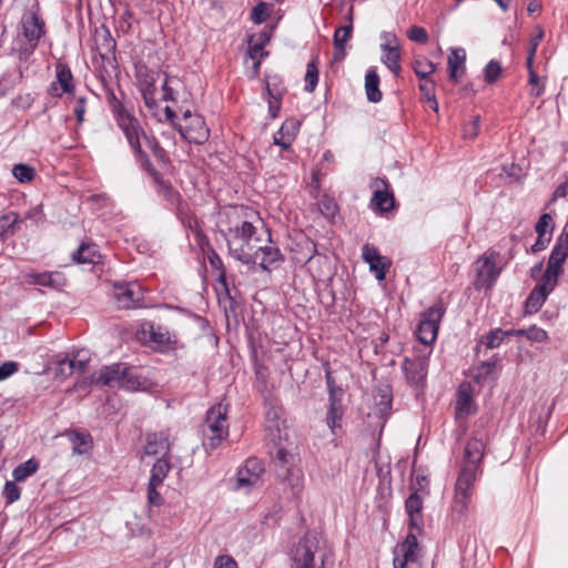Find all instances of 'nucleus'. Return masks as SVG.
<instances>
[{
    "instance_id": "obj_1",
    "label": "nucleus",
    "mask_w": 568,
    "mask_h": 568,
    "mask_svg": "<svg viewBox=\"0 0 568 568\" xmlns=\"http://www.w3.org/2000/svg\"><path fill=\"white\" fill-rule=\"evenodd\" d=\"M291 568H333L334 550L316 531H308L293 544L290 551Z\"/></svg>"
},
{
    "instance_id": "obj_2",
    "label": "nucleus",
    "mask_w": 568,
    "mask_h": 568,
    "mask_svg": "<svg viewBox=\"0 0 568 568\" xmlns=\"http://www.w3.org/2000/svg\"><path fill=\"white\" fill-rule=\"evenodd\" d=\"M230 254L243 264H251L255 260L256 247L262 243L271 242L270 234L262 226L256 227L246 220L235 221L224 233Z\"/></svg>"
},
{
    "instance_id": "obj_3",
    "label": "nucleus",
    "mask_w": 568,
    "mask_h": 568,
    "mask_svg": "<svg viewBox=\"0 0 568 568\" xmlns=\"http://www.w3.org/2000/svg\"><path fill=\"white\" fill-rule=\"evenodd\" d=\"M202 433L203 446L206 450L216 449L229 436L226 404L217 403L207 410Z\"/></svg>"
},
{
    "instance_id": "obj_4",
    "label": "nucleus",
    "mask_w": 568,
    "mask_h": 568,
    "mask_svg": "<svg viewBox=\"0 0 568 568\" xmlns=\"http://www.w3.org/2000/svg\"><path fill=\"white\" fill-rule=\"evenodd\" d=\"M113 110L118 125L124 133L130 146L136 154L141 155L143 153V145L150 144V141L139 120L120 103L115 104Z\"/></svg>"
},
{
    "instance_id": "obj_5",
    "label": "nucleus",
    "mask_w": 568,
    "mask_h": 568,
    "mask_svg": "<svg viewBox=\"0 0 568 568\" xmlns=\"http://www.w3.org/2000/svg\"><path fill=\"white\" fill-rule=\"evenodd\" d=\"M445 314V307L442 302L435 303L420 314L419 324L415 332L416 337L424 345H432L438 334L439 323Z\"/></svg>"
},
{
    "instance_id": "obj_6",
    "label": "nucleus",
    "mask_w": 568,
    "mask_h": 568,
    "mask_svg": "<svg viewBox=\"0 0 568 568\" xmlns=\"http://www.w3.org/2000/svg\"><path fill=\"white\" fill-rule=\"evenodd\" d=\"M180 134L191 143L203 144L210 136L204 119L191 111H185L182 122L178 125Z\"/></svg>"
},
{
    "instance_id": "obj_7",
    "label": "nucleus",
    "mask_w": 568,
    "mask_h": 568,
    "mask_svg": "<svg viewBox=\"0 0 568 568\" xmlns=\"http://www.w3.org/2000/svg\"><path fill=\"white\" fill-rule=\"evenodd\" d=\"M393 555L394 568H406L407 565L417 561L419 547L415 530H410L405 540L395 546Z\"/></svg>"
},
{
    "instance_id": "obj_8",
    "label": "nucleus",
    "mask_w": 568,
    "mask_h": 568,
    "mask_svg": "<svg viewBox=\"0 0 568 568\" xmlns=\"http://www.w3.org/2000/svg\"><path fill=\"white\" fill-rule=\"evenodd\" d=\"M568 257V236L565 239H559L556 245L554 246L547 268L542 275V277L547 278V281H551L554 283H558V277L562 273V264Z\"/></svg>"
},
{
    "instance_id": "obj_9",
    "label": "nucleus",
    "mask_w": 568,
    "mask_h": 568,
    "mask_svg": "<svg viewBox=\"0 0 568 568\" xmlns=\"http://www.w3.org/2000/svg\"><path fill=\"white\" fill-rule=\"evenodd\" d=\"M113 297L119 308L140 307L143 293L136 283L115 284Z\"/></svg>"
},
{
    "instance_id": "obj_10",
    "label": "nucleus",
    "mask_w": 568,
    "mask_h": 568,
    "mask_svg": "<svg viewBox=\"0 0 568 568\" xmlns=\"http://www.w3.org/2000/svg\"><path fill=\"white\" fill-rule=\"evenodd\" d=\"M371 187L373 189L371 207L381 213L389 212L394 207L395 199L386 180L376 178L372 181Z\"/></svg>"
},
{
    "instance_id": "obj_11",
    "label": "nucleus",
    "mask_w": 568,
    "mask_h": 568,
    "mask_svg": "<svg viewBox=\"0 0 568 568\" xmlns=\"http://www.w3.org/2000/svg\"><path fill=\"white\" fill-rule=\"evenodd\" d=\"M498 257V253L488 251L476 261V272L480 285H490L498 277L500 273V268L497 267Z\"/></svg>"
},
{
    "instance_id": "obj_12",
    "label": "nucleus",
    "mask_w": 568,
    "mask_h": 568,
    "mask_svg": "<svg viewBox=\"0 0 568 568\" xmlns=\"http://www.w3.org/2000/svg\"><path fill=\"white\" fill-rule=\"evenodd\" d=\"M263 463L257 458H248L237 473V487L251 489L262 484Z\"/></svg>"
},
{
    "instance_id": "obj_13",
    "label": "nucleus",
    "mask_w": 568,
    "mask_h": 568,
    "mask_svg": "<svg viewBox=\"0 0 568 568\" xmlns=\"http://www.w3.org/2000/svg\"><path fill=\"white\" fill-rule=\"evenodd\" d=\"M381 38L383 43L382 49V62L392 71L394 74H398L400 71L399 65V43L394 33L383 32Z\"/></svg>"
},
{
    "instance_id": "obj_14",
    "label": "nucleus",
    "mask_w": 568,
    "mask_h": 568,
    "mask_svg": "<svg viewBox=\"0 0 568 568\" xmlns=\"http://www.w3.org/2000/svg\"><path fill=\"white\" fill-rule=\"evenodd\" d=\"M362 257L369 265V271L374 273L376 280L384 281L386 272L392 265L390 260L381 255L378 248L368 243L362 248Z\"/></svg>"
},
{
    "instance_id": "obj_15",
    "label": "nucleus",
    "mask_w": 568,
    "mask_h": 568,
    "mask_svg": "<svg viewBox=\"0 0 568 568\" xmlns=\"http://www.w3.org/2000/svg\"><path fill=\"white\" fill-rule=\"evenodd\" d=\"M22 33L29 44V53L37 48L39 40L44 33V22L36 12H27L21 19Z\"/></svg>"
},
{
    "instance_id": "obj_16",
    "label": "nucleus",
    "mask_w": 568,
    "mask_h": 568,
    "mask_svg": "<svg viewBox=\"0 0 568 568\" xmlns=\"http://www.w3.org/2000/svg\"><path fill=\"white\" fill-rule=\"evenodd\" d=\"M425 495L426 493L424 490H416L409 495L405 503L409 528L416 532H420L424 525L423 504Z\"/></svg>"
},
{
    "instance_id": "obj_17",
    "label": "nucleus",
    "mask_w": 568,
    "mask_h": 568,
    "mask_svg": "<svg viewBox=\"0 0 568 568\" xmlns=\"http://www.w3.org/2000/svg\"><path fill=\"white\" fill-rule=\"evenodd\" d=\"M402 367L409 384L416 387L424 384L428 368L427 357L405 358Z\"/></svg>"
},
{
    "instance_id": "obj_18",
    "label": "nucleus",
    "mask_w": 568,
    "mask_h": 568,
    "mask_svg": "<svg viewBox=\"0 0 568 568\" xmlns=\"http://www.w3.org/2000/svg\"><path fill=\"white\" fill-rule=\"evenodd\" d=\"M556 283L547 281V278H540L536 287L530 292L526 300V308L528 313L538 312L547 300V296L555 290Z\"/></svg>"
},
{
    "instance_id": "obj_19",
    "label": "nucleus",
    "mask_w": 568,
    "mask_h": 568,
    "mask_svg": "<svg viewBox=\"0 0 568 568\" xmlns=\"http://www.w3.org/2000/svg\"><path fill=\"white\" fill-rule=\"evenodd\" d=\"M280 408H271L266 412V430L271 440L280 445L283 439L287 438V426L284 419L280 418Z\"/></svg>"
},
{
    "instance_id": "obj_20",
    "label": "nucleus",
    "mask_w": 568,
    "mask_h": 568,
    "mask_svg": "<svg viewBox=\"0 0 568 568\" xmlns=\"http://www.w3.org/2000/svg\"><path fill=\"white\" fill-rule=\"evenodd\" d=\"M123 374V363L103 366L93 375V383L101 386L119 387Z\"/></svg>"
},
{
    "instance_id": "obj_21",
    "label": "nucleus",
    "mask_w": 568,
    "mask_h": 568,
    "mask_svg": "<svg viewBox=\"0 0 568 568\" xmlns=\"http://www.w3.org/2000/svg\"><path fill=\"white\" fill-rule=\"evenodd\" d=\"M301 122L297 119H287L281 128L274 133V144L283 150L290 149L300 131Z\"/></svg>"
},
{
    "instance_id": "obj_22",
    "label": "nucleus",
    "mask_w": 568,
    "mask_h": 568,
    "mask_svg": "<svg viewBox=\"0 0 568 568\" xmlns=\"http://www.w3.org/2000/svg\"><path fill=\"white\" fill-rule=\"evenodd\" d=\"M139 334L142 341L158 347L165 346L171 342L169 331L162 326H155L153 323L142 324Z\"/></svg>"
},
{
    "instance_id": "obj_23",
    "label": "nucleus",
    "mask_w": 568,
    "mask_h": 568,
    "mask_svg": "<svg viewBox=\"0 0 568 568\" xmlns=\"http://www.w3.org/2000/svg\"><path fill=\"white\" fill-rule=\"evenodd\" d=\"M475 410L471 386L469 383H462L457 389L456 415L458 418L468 417Z\"/></svg>"
},
{
    "instance_id": "obj_24",
    "label": "nucleus",
    "mask_w": 568,
    "mask_h": 568,
    "mask_svg": "<svg viewBox=\"0 0 568 568\" xmlns=\"http://www.w3.org/2000/svg\"><path fill=\"white\" fill-rule=\"evenodd\" d=\"M479 473L480 469H478V466L462 465L454 490L473 496L475 483Z\"/></svg>"
},
{
    "instance_id": "obj_25",
    "label": "nucleus",
    "mask_w": 568,
    "mask_h": 568,
    "mask_svg": "<svg viewBox=\"0 0 568 568\" xmlns=\"http://www.w3.org/2000/svg\"><path fill=\"white\" fill-rule=\"evenodd\" d=\"M485 453V442L481 437H471L465 447L462 465H474L480 469V463Z\"/></svg>"
},
{
    "instance_id": "obj_26",
    "label": "nucleus",
    "mask_w": 568,
    "mask_h": 568,
    "mask_svg": "<svg viewBox=\"0 0 568 568\" xmlns=\"http://www.w3.org/2000/svg\"><path fill=\"white\" fill-rule=\"evenodd\" d=\"M277 477L288 488L293 497H298L304 488V474L301 467L286 469L280 473Z\"/></svg>"
},
{
    "instance_id": "obj_27",
    "label": "nucleus",
    "mask_w": 568,
    "mask_h": 568,
    "mask_svg": "<svg viewBox=\"0 0 568 568\" xmlns=\"http://www.w3.org/2000/svg\"><path fill=\"white\" fill-rule=\"evenodd\" d=\"M466 51L463 48H453L448 54V72L449 78L455 83L465 73Z\"/></svg>"
},
{
    "instance_id": "obj_28",
    "label": "nucleus",
    "mask_w": 568,
    "mask_h": 568,
    "mask_svg": "<svg viewBox=\"0 0 568 568\" xmlns=\"http://www.w3.org/2000/svg\"><path fill=\"white\" fill-rule=\"evenodd\" d=\"M150 383L146 378L141 377L136 371L124 364V374L121 376L120 388L129 392L146 390Z\"/></svg>"
},
{
    "instance_id": "obj_29",
    "label": "nucleus",
    "mask_w": 568,
    "mask_h": 568,
    "mask_svg": "<svg viewBox=\"0 0 568 568\" xmlns=\"http://www.w3.org/2000/svg\"><path fill=\"white\" fill-rule=\"evenodd\" d=\"M170 448V442L165 434H152L148 437L144 454L146 456L164 457L169 456Z\"/></svg>"
},
{
    "instance_id": "obj_30",
    "label": "nucleus",
    "mask_w": 568,
    "mask_h": 568,
    "mask_svg": "<svg viewBox=\"0 0 568 568\" xmlns=\"http://www.w3.org/2000/svg\"><path fill=\"white\" fill-rule=\"evenodd\" d=\"M261 248L256 247L255 260L251 261L252 264H258L263 270H267L270 265L281 260L280 250L271 245L270 242L260 244Z\"/></svg>"
},
{
    "instance_id": "obj_31",
    "label": "nucleus",
    "mask_w": 568,
    "mask_h": 568,
    "mask_svg": "<svg viewBox=\"0 0 568 568\" xmlns=\"http://www.w3.org/2000/svg\"><path fill=\"white\" fill-rule=\"evenodd\" d=\"M300 459L296 454L280 447L275 455L276 475L284 473L286 469L297 468Z\"/></svg>"
},
{
    "instance_id": "obj_32",
    "label": "nucleus",
    "mask_w": 568,
    "mask_h": 568,
    "mask_svg": "<svg viewBox=\"0 0 568 568\" xmlns=\"http://www.w3.org/2000/svg\"><path fill=\"white\" fill-rule=\"evenodd\" d=\"M365 91L369 102L377 103L382 100L379 77L375 69H369L365 75Z\"/></svg>"
},
{
    "instance_id": "obj_33",
    "label": "nucleus",
    "mask_w": 568,
    "mask_h": 568,
    "mask_svg": "<svg viewBox=\"0 0 568 568\" xmlns=\"http://www.w3.org/2000/svg\"><path fill=\"white\" fill-rule=\"evenodd\" d=\"M100 255L94 245L82 243L77 251L72 253V260L77 264H95L99 262Z\"/></svg>"
},
{
    "instance_id": "obj_34",
    "label": "nucleus",
    "mask_w": 568,
    "mask_h": 568,
    "mask_svg": "<svg viewBox=\"0 0 568 568\" xmlns=\"http://www.w3.org/2000/svg\"><path fill=\"white\" fill-rule=\"evenodd\" d=\"M170 462L168 456L159 457L153 464L149 483L153 486H161L170 471Z\"/></svg>"
},
{
    "instance_id": "obj_35",
    "label": "nucleus",
    "mask_w": 568,
    "mask_h": 568,
    "mask_svg": "<svg viewBox=\"0 0 568 568\" xmlns=\"http://www.w3.org/2000/svg\"><path fill=\"white\" fill-rule=\"evenodd\" d=\"M268 41L267 37H263V39H258L257 41L254 38H251L247 55L251 60H253L254 72L257 73L260 70V64L264 55L267 53L264 51V45Z\"/></svg>"
},
{
    "instance_id": "obj_36",
    "label": "nucleus",
    "mask_w": 568,
    "mask_h": 568,
    "mask_svg": "<svg viewBox=\"0 0 568 568\" xmlns=\"http://www.w3.org/2000/svg\"><path fill=\"white\" fill-rule=\"evenodd\" d=\"M40 467L38 459L30 458L24 463L19 464L12 471V478L14 481L22 483L29 477L34 475Z\"/></svg>"
},
{
    "instance_id": "obj_37",
    "label": "nucleus",
    "mask_w": 568,
    "mask_h": 568,
    "mask_svg": "<svg viewBox=\"0 0 568 568\" xmlns=\"http://www.w3.org/2000/svg\"><path fill=\"white\" fill-rule=\"evenodd\" d=\"M19 223L18 214L10 212L0 217V241L3 242L12 236Z\"/></svg>"
},
{
    "instance_id": "obj_38",
    "label": "nucleus",
    "mask_w": 568,
    "mask_h": 568,
    "mask_svg": "<svg viewBox=\"0 0 568 568\" xmlns=\"http://www.w3.org/2000/svg\"><path fill=\"white\" fill-rule=\"evenodd\" d=\"M73 453L82 455L92 448V438L89 434L73 432L69 435Z\"/></svg>"
},
{
    "instance_id": "obj_39",
    "label": "nucleus",
    "mask_w": 568,
    "mask_h": 568,
    "mask_svg": "<svg viewBox=\"0 0 568 568\" xmlns=\"http://www.w3.org/2000/svg\"><path fill=\"white\" fill-rule=\"evenodd\" d=\"M471 376L477 382L493 381L496 377V364L493 362H483L471 369Z\"/></svg>"
},
{
    "instance_id": "obj_40",
    "label": "nucleus",
    "mask_w": 568,
    "mask_h": 568,
    "mask_svg": "<svg viewBox=\"0 0 568 568\" xmlns=\"http://www.w3.org/2000/svg\"><path fill=\"white\" fill-rule=\"evenodd\" d=\"M471 495L454 490L452 511L455 516L464 517L468 511Z\"/></svg>"
},
{
    "instance_id": "obj_41",
    "label": "nucleus",
    "mask_w": 568,
    "mask_h": 568,
    "mask_svg": "<svg viewBox=\"0 0 568 568\" xmlns=\"http://www.w3.org/2000/svg\"><path fill=\"white\" fill-rule=\"evenodd\" d=\"M55 79H57L55 82L59 83L60 89H62V92L71 93L73 91V85H72L73 77H72L71 70L67 65L61 64V63H59L57 65Z\"/></svg>"
},
{
    "instance_id": "obj_42",
    "label": "nucleus",
    "mask_w": 568,
    "mask_h": 568,
    "mask_svg": "<svg viewBox=\"0 0 568 568\" xmlns=\"http://www.w3.org/2000/svg\"><path fill=\"white\" fill-rule=\"evenodd\" d=\"M352 13H353V8L351 7L348 9L349 23L347 26L339 27L335 30L334 47H343L351 39L352 30H353Z\"/></svg>"
},
{
    "instance_id": "obj_43",
    "label": "nucleus",
    "mask_w": 568,
    "mask_h": 568,
    "mask_svg": "<svg viewBox=\"0 0 568 568\" xmlns=\"http://www.w3.org/2000/svg\"><path fill=\"white\" fill-rule=\"evenodd\" d=\"M343 417V407L342 406H333L328 407L326 415V423L331 432L336 435L337 430L342 428L341 420Z\"/></svg>"
},
{
    "instance_id": "obj_44",
    "label": "nucleus",
    "mask_w": 568,
    "mask_h": 568,
    "mask_svg": "<svg viewBox=\"0 0 568 568\" xmlns=\"http://www.w3.org/2000/svg\"><path fill=\"white\" fill-rule=\"evenodd\" d=\"M436 70V65L426 58L416 59L414 61V71L417 77L423 80H429V75L434 73Z\"/></svg>"
},
{
    "instance_id": "obj_45",
    "label": "nucleus",
    "mask_w": 568,
    "mask_h": 568,
    "mask_svg": "<svg viewBox=\"0 0 568 568\" xmlns=\"http://www.w3.org/2000/svg\"><path fill=\"white\" fill-rule=\"evenodd\" d=\"M18 481L8 480L2 489V497L4 498L6 505H11L20 499L21 488L18 486Z\"/></svg>"
},
{
    "instance_id": "obj_46",
    "label": "nucleus",
    "mask_w": 568,
    "mask_h": 568,
    "mask_svg": "<svg viewBox=\"0 0 568 568\" xmlns=\"http://www.w3.org/2000/svg\"><path fill=\"white\" fill-rule=\"evenodd\" d=\"M179 85H180L179 79L165 77V80L162 84V100L175 101L176 100V89Z\"/></svg>"
},
{
    "instance_id": "obj_47",
    "label": "nucleus",
    "mask_w": 568,
    "mask_h": 568,
    "mask_svg": "<svg viewBox=\"0 0 568 568\" xmlns=\"http://www.w3.org/2000/svg\"><path fill=\"white\" fill-rule=\"evenodd\" d=\"M527 69L529 74L528 82L530 85V93L535 97H540L544 93L545 84L535 71L534 64H530Z\"/></svg>"
},
{
    "instance_id": "obj_48",
    "label": "nucleus",
    "mask_w": 568,
    "mask_h": 568,
    "mask_svg": "<svg viewBox=\"0 0 568 568\" xmlns=\"http://www.w3.org/2000/svg\"><path fill=\"white\" fill-rule=\"evenodd\" d=\"M535 230L538 235L551 236L554 230V219L549 213H544L536 223Z\"/></svg>"
},
{
    "instance_id": "obj_49",
    "label": "nucleus",
    "mask_w": 568,
    "mask_h": 568,
    "mask_svg": "<svg viewBox=\"0 0 568 568\" xmlns=\"http://www.w3.org/2000/svg\"><path fill=\"white\" fill-rule=\"evenodd\" d=\"M13 176L21 183H27L33 180L34 170L27 164H16L12 169Z\"/></svg>"
},
{
    "instance_id": "obj_50",
    "label": "nucleus",
    "mask_w": 568,
    "mask_h": 568,
    "mask_svg": "<svg viewBox=\"0 0 568 568\" xmlns=\"http://www.w3.org/2000/svg\"><path fill=\"white\" fill-rule=\"evenodd\" d=\"M318 81V70L314 61L307 63L306 74H305V90L307 92H313Z\"/></svg>"
},
{
    "instance_id": "obj_51",
    "label": "nucleus",
    "mask_w": 568,
    "mask_h": 568,
    "mask_svg": "<svg viewBox=\"0 0 568 568\" xmlns=\"http://www.w3.org/2000/svg\"><path fill=\"white\" fill-rule=\"evenodd\" d=\"M141 92H142L145 105L150 110L155 109L158 106L156 99H155V93H156L155 85L151 82H146L142 85Z\"/></svg>"
},
{
    "instance_id": "obj_52",
    "label": "nucleus",
    "mask_w": 568,
    "mask_h": 568,
    "mask_svg": "<svg viewBox=\"0 0 568 568\" xmlns=\"http://www.w3.org/2000/svg\"><path fill=\"white\" fill-rule=\"evenodd\" d=\"M501 73V65L498 61H489L484 70L485 81L487 83H494Z\"/></svg>"
},
{
    "instance_id": "obj_53",
    "label": "nucleus",
    "mask_w": 568,
    "mask_h": 568,
    "mask_svg": "<svg viewBox=\"0 0 568 568\" xmlns=\"http://www.w3.org/2000/svg\"><path fill=\"white\" fill-rule=\"evenodd\" d=\"M317 205L321 213L326 217H333L336 214L337 205L335 201L328 196H323Z\"/></svg>"
},
{
    "instance_id": "obj_54",
    "label": "nucleus",
    "mask_w": 568,
    "mask_h": 568,
    "mask_svg": "<svg viewBox=\"0 0 568 568\" xmlns=\"http://www.w3.org/2000/svg\"><path fill=\"white\" fill-rule=\"evenodd\" d=\"M268 14V4H266L265 2H260L253 8L251 18L255 23H262L267 19Z\"/></svg>"
},
{
    "instance_id": "obj_55",
    "label": "nucleus",
    "mask_w": 568,
    "mask_h": 568,
    "mask_svg": "<svg viewBox=\"0 0 568 568\" xmlns=\"http://www.w3.org/2000/svg\"><path fill=\"white\" fill-rule=\"evenodd\" d=\"M19 371V364L13 361L3 362L0 365V383L8 379Z\"/></svg>"
},
{
    "instance_id": "obj_56",
    "label": "nucleus",
    "mask_w": 568,
    "mask_h": 568,
    "mask_svg": "<svg viewBox=\"0 0 568 568\" xmlns=\"http://www.w3.org/2000/svg\"><path fill=\"white\" fill-rule=\"evenodd\" d=\"M505 337H506V333H504L503 329L497 328L495 331H491L486 336V346L488 348L498 347L501 344V342L504 341Z\"/></svg>"
},
{
    "instance_id": "obj_57",
    "label": "nucleus",
    "mask_w": 568,
    "mask_h": 568,
    "mask_svg": "<svg viewBox=\"0 0 568 568\" xmlns=\"http://www.w3.org/2000/svg\"><path fill=\"white\" fill-rule=\"evenodd\" d=\"M268 94V113L271 118L275 119L278 115L281 109V97L274 95L270 87H266Z\"/></svg>"
},
{
    "instance_id": "obj_58",
    "label": "nucleus",
    "mask_w": 568,
    "mask_h": 568,
    "mask_svg": "<svg viewBox=\"0 0 568 568\" xmlns=\"http://www.w3.org/2000/svg\"><path fill=\"white\" fill-rule=\"evenodd\" d=\"M29 283L41 285V286H51L53 285L52 274L51 273H34L29 275Z\"/></svg>"
},
{
    "instance_id": "obj_59",
    "label": "nucleus",
    "mask_w": 568,
    "mask_h": 568,
    "mask_svg": "<svg viewBox=\"0 0 568 568\" xmlns=\"http://www.w3.org/2000/svg\"><path fill=\"white\" fill-rule=\"evenodd\" d=\"M407 37L409 40L419 42V43H425L428 40L427 31L424 28L417 27V26L412 27L407 31Z\"/></svg>"
},
{
    "instance_id": "obj_60",
    "label": "nucleus",
    "mask_w": 568,
    "mask_h": 568,
    "mask_svg": "<svg viewBox=\"0 0 568 568\" xmlns=\"http://www.w3.org/2000/svg\"><path fill=\"white\" fill-rule=\"evenodd\" d=\"M390 407H392V398L386 392H383L381 394V400L376 404L377 414L381 417H384V416L388 415Z\"/></svg>"
},
{
    "instance_id": "obj_61",
    "label": "nucleus",
    "mask_w": 568,
    "mask_h": 568,
    "mask_svg": "<svg viewBox=\"0 0 568 568\" xmlns=\"http://www.w3.org/2000/svg\"><path fill=\"white\" fill-rule=\"evenodd\" d=\"M423 99L427 102L434 100L435 95V82L433 80H423L419 84Z\"/></svg>"
},
{
    "instance_id": "obj_62",
    "label": "nucleus",
    "mask_w": 568,
    "mask_h": 568,
    "mask_svg": "<svg viewBox=\"0 0 568 568\" xmlns=\"http://www.w3.org/2000/svg\"><path fill=\"white\" fill-rule=\"evenodd\" d=\"M526 337L532 342H544L547 339V332L537 326H530L527 328Z\"/></svg>"
},
{
    "instance_id": "obj_63",
    "label": "nucleus",
    "mask_w": 568,
    "mask_h": 568,
    "mask_svg": "<svg viewBox=\"0 0 568 568\" xmlns=\"http://www.w3.org/2000/svg\"><path fill=\"white\" fill-rule=\"evenodd\" d=\"M479 116H475L469 123L464 126V138L474 139L478 135L479 132Z\"/></svg>"
},
{
    "instance_id": "obj_64",
    "label": "nucleus",
    "mask_w": 568,
    "mask_h": 568,
    "mask_svg": "<svg viewBox=\"0 0 568 568\" xmlns=\"http://www.w3.org/2000/svg\"><path fill=\"white\" fill-rule=\"evenodd\" d=\"M213 568H237V562L229 555H221L215 558Z\"/></svg>"
}]
</instances>
